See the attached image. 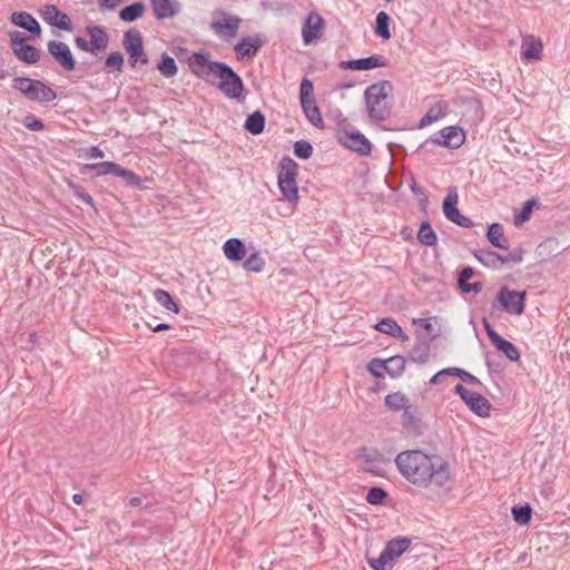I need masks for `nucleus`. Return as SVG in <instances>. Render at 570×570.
<instances>
[{"label":"nucleus","instance_id":"obj_60","mask_svg":"<svg viewBox=\"0 0 570 570\" xmlns=\"http://www.w3.org/2000/svg\"><path fill=\"white\" fill-rule=\"evenodd\" d=\"M9 37H10V41L12 45H24L23 41H24V37L21 32L19 31H11L9 33Z\"/></svg>","mask_w":570,"mask_h":570},{"label":"nucleus","instance_id":"obj_47","mask_svg":"<svg viewBox=\"0 0 570 570\" xmlns=\"http://www.w3.org/2000/svg\"><path fill=\"white\" fill-rule=\"evenodd\" d=\"M386 492L379 487H372L366 494V501L370 504L379 505L382 504L386 498Z\"/></svg>","mask_w":570,"mask_h":570},{"label":"nucleus","instance_id":"obj_27","mask_svg":"<svg viewBox=\"0 0 570 570\" xmlns=\"http://www.w3.org/2000/svg\"><path fill=\"white\" fill-rule=\"evenodd\" d=\"M302 109L304 111L307 120L317 128H323L324 121L321 115L320 108L315 100H308L301 102Z\"/></svg>","mask_w":570,"mask_h":570},{"label":"nucleus","instance_id":"obj_14","mask_svg":"<svg viewBox=\"0 0 570 570\" xmlns=\"http://www.w3.org/2000/svg\"><path fill=\"white\" fill-rule=\"evenodd\" d=\"M42 19L50 26L57 27L65 31L72 30V23L69 16L61 12L56 6L47 4L41 10Z\"/></svg>","mask_w":570,"mask_h":570},{"label":"nucleus","instance_id":"obj_8","mask_svg":"<svg viewBox=\"0 0 570 570\" xmlns=\"http://www.w3.org/2000/svg\"><path fill=\"white\" fill-rule=\"evenodd\" d=\"M240 24V19L236 16H230L225 11H218L216 18L212 21V30L225 41H230L237 35Z\"/></svg>","mask_w":570,"mask_h":570},{"label":"nucleus","instance_id":"obj_25","mask_svg":"<svg viewBox=\"0 0 570 570\" xmlns=\"http://www.w3.org/2000/svg\"><path fill=\"white\" fill-rule=\"evenodd\" d=\"M474 257L484 266L498 269L502 266V256L490 249H478Z\"/></svg>","mask_w":570,"mask_h":570},{"label":"nucleus","instance_id":"obj_41","mask_svg":"<svg viewBox=\"0 0 570 570\" xmlns=\"http://www.w3.org/2000/svg\"><path fill=\"white\" fill-rule=\"evenodd\" d=\"M410 360L419 363L424 364L430 358V346L428 343H420L415 345L411 352H410Z\"/></svg>","mask_w":570,"mask_h":570},{"label":"nucleus","instance_id":"obj_55","mask_svg":"<svg viewBox=\"0 0 570 570\" xmlns=\"http://www.w3.org/2000/svg\"><path fill=\"white\" fill-rule=\"evenodd\" d=\"M461 292L464 294L468 293H480L482 291V283L475 282V283H465L461 286H459Z\"/></svg>","mask_w":570,"mask_h":570},{"label":"nucleus","instance_id":"obj_46","mask_svg":"<svg viewBox=\"0 0 570 570\" xmlns=\"http://www.w3.org/2000/svg\"><path fill=\"white\" fill-rule=\"evenodd\" d=\"M313 154L312 145L306 140H297L294 144V155L301 159H308Z\"/></svg>","mask_w":570,"mask_h":570},{"label":"nucleus","instance_id":"obj_21","mask_svg":"<svg viewBox=\"0 0 570 570\" xmlns=\"http://www.w3.org/2000/svg\"><path fill=\"white\" fill-rule=\"evenodd\" d=\"M261 39L258 37H245L236 43L234 50L237 59L253 58L261 48Z\"/></svg>","mask_w":570,"mask_h":570},{"label":"nucleus","instance_id":"obj_11","mask_svg":"<svg viewBox=\"0 0 570 570\" xmlns=\"http://www.w3.org/2000/svg\"><path fill=\"white\" fill-rule=\"evenodd\" d=\"M324 30V19L315 11H311L302 26V38L305 46L316 43Z\"/></svg>","mask_w":570,"mask_h":570},{"label":"nucleus","instance_id":"obj_22","mask_svg":"<svg viewBox=\"0 0 570 570\" xmlns=\"http://www.w3.org/2000/svg\"><path fill=\"white\" fill-rule=\"evenodd\" d=\"M464 403L478 416L487 417L490 415V402L478 392H473L471 395H469Z\"/></svg>","mask_w":570,"mask_h":570},{"label":"nucleus","instance_id":"obj_58","mask_svg":"<svg viewBox=\"0 0 570 570\" xmlns=\"http://www.w3.org/2000/svg\"><path fill=\"white\" fill-rule=\"evenodd\" d=\"M122 0H99L100 7L107 10H115Z\"/></svg>","mask_w":570,"mask_h":570},{"label":"nucleus","instance_id":"obj_2","mask_svg":"<svg viewBox=\"0 0 570 570\" xmlns=\"http://www.w3.org/2000/svg\"><path fill=\"white\" fill-rule=\"evenodd\" d=\"M188 65L195 76L207 82L214 83L212 78H218L216 87L225 97L237 101L244 100V82L227 63L210 60L209 53L199 51L191 55Z\"/></svg>","mask_w":570,"mask_h":570},{"label":"nucleus","instance_id":"obj_54","mask_svg":"<svg viewBox=\"0 0 570 570\" xmlns=\"http://www.w3.org/2000/svg\"><path fill=\"white\" fill-rule=\"evenodd\" d=\"M448 375H454V367H448L444 370L439 371L436 374H434L431 380L430 384L436 385L442 382V379Z\"/></svg>","mask_w":570,"mask_h":570},{"label":"nucleus","instance_id":"obj_33","mask_svg":"<svg viewBox=\"0 0 570 570\" xmlns=\"http://www.w3.org/2000/svg\"><path fill=\"white\" fill-rule=\"evenodd\" d=\"M157 70L165 78H173L178 72V67L173 57L167 53H163L160 57V61L157 63Z\"/></svg>","mask_w":570,"mask_h":570},{"label":"nucleus","instance_id":"obj_49","mask_svg":"<svg viewBox=\"0 0 570 570\" xmlns=\"http://www.w3.org/2000/svg\"><path fill=\"white\" fill-rule=\"evenodd\" d=\"M367 370L373 376L383 377L384 376L383 372L385 371V361L380 360V358H373L367 364Z\"/></svg>","mask_w":570,"mask_h":570},{"label":"nucleus","instance_id":"obj_48","mask_svg":"<svg viewBox=\"0 0 570 570\" xmlns=\"http://www.w3.org/2000/svg\"><path fill=\"white\" fill-rule=\"evenodd\" d=\"M299 100L301 102L315 100L314 98V87L312 81L308 78H304L299 86Z\"/></svg>","mask_w":570,"mask_h":570},{"label":"nucleus","instance_id":"obj_1","mask_svg":"<svg viewBox=\"0 0 570 570\" xmlns=\"http://www.w3.org/2000/svg\"><path fill=\"white\" fill-rule=\"evenodd\" d=\"M394 462L399 473L417 488L444 490L450 483L449 463L439 455L406 450L400 452Z\"/></svg>","mask_w":570,"mask_h":570},{"label":"nucleus","instance_id":"obj_61","mask_svg":"<svg viewBox=\"0 0 570 570\" xmlns=\"http://www.w3.org/2000/svg\"><path fill=\"white\" fill-rule=\"evenodd\" d=\"M76 195L88 205H94L92 197L86 193L82 188H77Z\"/></svg>","mask_w":570,"mask_h":570},{"label":"nucleus","instance_id":"obj_7","mask_svg":"<svg viewBox=\"0 0 570 570\" xmlns=\"http://www.w3.org/2000/svg\"><path fill=\"white\" fill-rule=\"evenodd\" d=\"M497 301L508 314L519 316L524 312L525 292L512 291L502 286L497 294Z\"/></svg>","mask_w":570,"mask_h":570},{"label":"nucleus","instance_id":"obj_38","mask_svg":"<svg viewBox=\"0 0 570 570\" xmlns=\"http://www.w3.org/2000/svg\"><path fill=\"white\" fill-rule=\"evenodd\" d=\"M384 403L390 410L400 411L409 405V399L402 392H394L385 396Z\"/></svg>","mask_w":570,"mask_h":570},{"label":"nucleus","instance_id":"obj_43","mask_svg":"<svg viewBox=\"0 0 570 570\" xmlns=\"http://www.w3.org/2000/svg\"><path fill=\"white\" fill-rule=\"evenodd\" d=\"M125 59L121 52L114 51L109 53L105 60V68L108 71L121 72L124 69Z\"/></svg>","mask_w":570,"mask_h":570},{"label":"nucleus","instance_id":"obj_35","mask_svg":"<svg viewBox=\"0 0 570 570\" xmlns=\"http://www.w3.org/2000/svg\"><path fill=\"white\" fill-rule=\"evenodd\" d=\"M154 298L165 309L174 312L175 314L179 313L178 304L167 291L160 288L156 289L154 292Z\"/></svg>","mask_w":570,"mask_h":570},{"label":"nucleus","instance_id":"obj_19","mask_svg":"<svg viewBox=\"0 0 570 570\" xmlns=\"http://www.w3.org/2000/svg\"><path fill=\"white\" fill-rule=\"evenodd\" d=\"M522 58L527 61L540 60L542 58V42L534 36H525L522 38L521 43Z\"/></svg>","mask_w":570,"mask_h":570},{"label":"nucleus","instance_id":"obj_52","mask_svg":"<svg viewBox=\"0 0 570 570\" xmlns=\"http://www.w3.org/2000/svg\"><path fill=\"white\" fill-rule=\"evenodd\" d=\"M104 151L98 146H90L86 149H82L79 154V157H83L86 159L104 158Z\"/></svg>","mask_w":570,"mask_h":570},{"label":"nucleus","instance_id":"obj_44","mask_svg":"<svg viewBox=\"0 0 570 570\" xmlns=\"http://www.w3.org/2000/svg\"><path fill=\"white\" fill-rule=\"evenodd\" d=\"M531 514H532V509L529 504L512 508L513 519L517 523H519L521 525H525L530 522Z\"/></svg>","mask_w":570,"mask_h":570},{"label":"nucleus","instance_id":"obj_53","mask_svg":"<svg viewBox=\"0 0 570 570\" xmlns=\"http://www.w3.org/2000/svg\"><path fill=\"white\" fill-rule=\"evenodd\" d=\"M454 375L460 377L462 381L464 382H468L470 384H473V385H480L481 382L480 380L472 375L471 373L462 370V368H459V367H454Z\"/></svg>","mask_w":570,"mask_h":570},{"label":"nucleus","instance_id":"obj_37","mask_svg":"<svg viewBox=\"0 0 570 570\" xmlns=\"http://www.w3.org/2000/svg\"><path fill=\"white\" fill-rule=\"evenodd\" d=\"M390 20V16L384 11H380L376 14L374 31L379 37H381L384 40H389L391 38Z\"/></svg>","mask_w":570,"mask_h":570},{"label":"nucleus","instance_id":"obj_23","mask_svg":"<svg viewBox=\"0 0 570 570\" xmlns=\"http://www.w3.org/2000/svg\"><path fill=\"white\" fill-rule=\"evenodd\" d=\"M225 256L232 262H239L245 257V245L239 238H229L223 246Z\"/></svg>","mask_w":570,"mask_h":570},{"label":"nucleus","instance_id":"obj_51","mask_svg":"<svg viewBox=\"0 0 570 570\" xmlns=\"http://www.w3.org/2000/svg\"><path fill=\"white\" fill-rule=\"evenodd\" d=\"M22 124L27 129L31 131H40L45 127L43 122L32 115L26 116L22 120Z\"/></svg>","mask_w":570,"mask_h":570},{"label":"nucleus","instance_id":"obj_15","mask_svg":"<svg viewBox=\"0 0 570 570\" xmlns=\"http://www.w3.org/2000/svg\"><path fill=\"white\" fill-rule=\"evenodd\" d=\"M340 140L346 148L354 150L360 155L367 156L371 154L372 145L360 131H347L340 138Z\"/></svg>","mask_w":570,"mask_h":570},{"label":"nucleus","instance_id":"obj_26","mask_svg":"<svg viewBox=\"0 0 570 570\" xmlns=\"http://www.w3.org/2000/svg\"><path fill=\"white\" fill-rule=\"evenodd\" d=\"M375 330L392 337L406 340L407 336L402 327L393 318H383L375 325Z\"/></svg>","mask_w":570,"mask_h":570},{"label":"nucleus","instance_id":"obj_6","mask_svg":"<svg viewBox=\"0 0 570 570\" xmlns=\"http://www.w3.org/2000/svg\"><path fill=\"white\" fill-rule=\"evenodd\" d=\"M122 46L129 56L130 66L134 68L138 62L147 65L149 62L148 56L144 49L142 35L136 29H129L124 33Z\"/></svg>","mask_w":570,"mask_h":570},{"label":"nucleus","instance_id":"obj_50","mask_svg":"<svg viewBox=\"0 0 570 570\" xmlns=\"http://www.w3.org/2000/svg\"><path fill=\"white\" fill-rule=\"evenodd\" d=\"M117 177H121L128 184L134 185V186H138L141 183V179L138 175H136L134 171L125 169L120 166H119V169L117 173Z\"/></svg>","mask_w":570,"mask_h":570},{"label":"nucleus","instance_id":"obj_29","mask_svg":"<svg viewBox=\"0 0 570 570\" xmlns=\"http://www.w3.org/2000/svg\"><path fill=\"white\" fill-rule=\"evenodd\" d=\"M411 541L406 538L393 539L383 549L394 561L397 560L410 547Z\"/></svg>","mask_w":570,"mask_h":570},{"label":"nucleus","instance_id":"obj_64","mask_svg":"<svg viewBox=\"0 0 570 570\" xmlns=\"http://www.w3.org/2000/svg\"><path fill=\"white\" fill-rule=\"evenodd\" d=\"M150 327H151L153 332H161V331L169 330L170 325L167 324V323H159V324H157L155 326L150 325Z\"/></svg>","mask_w":570,"mask_h":570},{"label":"nucleus","instance_id":"obj_31","mask_svg":"<svg viewBox=\"0 0 570 570\" xmlns=\"http://www.w3.org/2000/svg\"><path fill=\"white\" fill-rule=\"evenodd\" d=\"M146 10V6L142 2H134L119 12V18L125 22H134L142 17Z\"/></svg>","mask_w":570,"mask_h":570},{"label":"nucleus","instance_id":"obj_24","mask_svg":"<svg viewBox=\"0 0 570 570\" xmlns=\"http://www.w3.org/2000/svg\"><path fill=\"white\" fill-rule=\"evenodd\" d=\"M14 56L22 62L33 65L40 60V51L31 45L13 47Z\"/></svg>","mask_w":570,"mask_h":570},{"label":"nucleus","instance_id":"obj_32","mask_svg":"<svg viewBox=\"0 0 570 570\" xmlns=\"http://www.w3.org/2000/svg\"><path fill=\"white\" fill-rule=\"evenodd\" d=\"M265 116L261 111H254L245 120V129L252 135H259L265 128Z\"/></svg>","mask_w":570,"mask_h":570},{"label":"nucleus","instance_id":"obj_39","mask_svg":"<svg viewBox=\"0 0 570 570\" xmlns=\"http://www.w3.org/2000/svg\"><path fill=\"white\" fill-rule=\"evenodd\" d=\"M417 239L422 245L433 246L438 242L435 232L428 222H423L417 233Z\"/></svg>","mask_w":570,"mask_h":570},{"label":"nucleus","instance_id":"obj_17","mask_svg":"<svg viewBox=\"0 0 570 570\" xmlns=\"http://www.w3.org/2000/svg\"><path fill=\"white\" fill-rule=\"evenodd\" d=\"M150 6L158 20L174 18L181 10V4L177 0H150Z\"/></svg>","mask_w":570,"mask_h":570},{"label":"nucleus","instance_id":"obj_9","mask_svg":"<svg viewBox=\"0 0 570 570\" xmlns=\"http://www.w3.org/2000/svg\"><path fill=\"white\" fill-rule=\"evenodd\" d=\"M47 50L52 59L65 71L70 72L76 69V59L67 43L58 40H50L47 43Z\"/></svg>","mask_w":570,"mask_h":570},{"label":"nucleus","instance_id":"obj_36","mask_svg":"<svg viewBox=\"0 0 570 570\" xmlns=\"http://www.w3.org/2000/svg\"><path fill=\"white\" fill-rule=\"evenodd\" d=\"M119 165L112 161H104L96 164H87L83 166V171L96 170L98 176L114 175L117 176Z\"/></svg>","mask_w":570,"mask_h":570},{"label":"nucleus","instance_id":"obj_56","mask_svg":"<svg viewBox=\"0 0 570 570\" xmlns=\"http://www.w3.org/2000/svg\"><path fill=\"white\" fill-rule=\"evenodd\" d=\"M473 274H474V271H473V268H472V267H469V266H468V267L462 268V269H461V272H460V274H459V277H458V284H459V286H461V285H463V284H465V283H468V281H469L470 278H472Z\"/></svg>","mask_w":570,"mask_h":570},{"label":"nucleus","instance_id":"obj_45","mask_svg":"<svg viewBox=\"0 0 570 570\" xmlns=\"http://www.w3.org/2000/svg\"><path fill=\"white\" fill-rule=\"evenodd\" d=\"M534 205H535L534 199H529L523 204L520 212L517 213L513 217V223L515 226H521L523 223L529 220Z\"/></svg>","mask_w":570,"mask_h":570},{"label":"nucleus","instance_id":"obj_40","mask_svg":"<svg viewBox=\"0 0 570 570\" xmlns=\"http://www.w3.org/2000/svg\"><path fill=\"white\" fill-rule=\"evenodd\" d=\"M394 560L384 550L376 558H367V563L373 570H390Z\"/></svg>","mask_w":570,"mask_h":570},{"label":"nucleus","instance_id":"obj_62","mask_svg":"<svg viewBox=\"0 0 570 570\" xmlns=\"http://www.w3.org/2000/svg\"><path fill=\"white\" fill-rule=\"evenodd\" d=\"M75 45L78 49H80L81 51H85V52H89V45H88V40H86L85 38L82 37H76L75 38Z\"/></svg>","mask_w":570,"mask_h":570},{"label":"nucleus","instance_id":"obj_3","mask_svg":"<svg viewBox=\"0 0 570 570\" xmlns=\"http://www.w3.org/2000/svg\"><path fill=\"white\" fill-rule=\"evenodd\" d=\"M393 85L389 80H382L368 86L364 91L365 106L368 116L377 121L386 120L391 115L390 97Z\"/></svg>","mask_w":570,"mask_h":570},{"label":"nucleus","instance_id":"obj_57","mask_svg":"<svg viewBox=\"0 0 570 570\" xmlns=\"http://www.w3.org/2000/svg\"><path fill=\"white\" fill-rule=\"evenodd\" d=\"M402 424L406 428L411 426L414 422V416L412 415L410 411V405H407L405 409H403V414L401 416Z\"/></svg>","mask_w":570,"mask_h":570},{"label":"nucleus","instance_id":"obj_42","mask_svg":"<svg viewBox=\"0 0 570 570\" xmlns=\"http://www.w3.org/2000/svg\"><path fill=\"white\" fill-rule=\"evenodd\" d=\"M243 267L247 272L259 273L265 267V259L257 252H255L244 261Z\"/></svg>","mask_w":570,"mask_h":570},{"label":"nucleus","instance_id":"obj_34","mask_svg":"<svg viewBox=\"0 0 570 570\" xmlns=\"http://www.w3.org/2000/svg\"><path fill=\"white\" fill-rule=\"evenodd\" d=\"M385 361V372L391 377H399L405 370L406 360L401 355L392 356Z\"/></svg>","mask_w":570,"mask_h":570},{"label":"nucleus","instance_id":"obj_16","mask_svg":"<svg viewBox=\"0 0 570 570\" xmlns=\"http://www.w3.org/2000/svg\"><path fill=\"white\" fill-rule=\"evenodd\" d=\"M86 33L89 36L88 45L89 52L92 55H98L104 51L109 43V37L106 30L101 26H87Z\"/></svg>","mask_w":570,"mask_h":570},{"label":"nucleus","instance_id":"obj_18","mask_svg":"<svg viewBox=\"0 0 570 570\" xmlns=\"http://www.w3.org/2000/svg\"><path fill=\"white\" fill-rule=\"evenodd\" d=\"M386 60L381 56H370L353 60H343L340 67L344 70H371L379 67H385Z\"/></svg>","mask_w":570,"mask_h":570},{"label":"nucleus","instance_id":"obj_63","mask_svg":"<svg viewBox=\"0 0 570 570\" xmlns=\"http://www.w3.org/2000/svg\"><path fill=\"white\" fill-rule=\"evenodd\" d=\"M454 391L460 395V397L463 401H465L469 397V395L473 393L472 391L466 390L462 384H456Z\"/></svg>","mask_w":570,"mask_h":570},{"label":"nucleus","instance_id":"obj_5","mask_svg":"<svg viewBox=\"0 0 570 570\" xmlns=\"http://www.w3.org/2000/svg\"><path fill=\"white\" fill-rule=\"evenodd\" d=\"M296 175V164L289 158L282 159L277 175L278 187L283 197L293 205L298 202Z\"/></svg>","mask_w":570,"mask_h":570},{"label":"nucleus","instance_id":"obj_30","mask_svg":"<svg viewBox=\"0 0 570 570\" xmlns=\"http://www.w3.org/2000/svg\"><path fill=\"white\" fill-rule=\"evenodd\" d=\"M446 114V105L442 101L436 102L429 111L421 118L419 127L423 128L434 121L443 118Z\"/></svg>","mask_w":570,"mask_h":570},{"label":"nucleus","instance_id":"obj_12","mask_svg":"<svg viewBox=\"0 0 570 570\" xmlns=\"http://www.w3.org/2000/svg\"><path fill=\"white\" fill-rule=\"evenodd\" d=\"M484 330L490 342L495 346V348L502 352L508 360L512 362H517L520 360V352L515 347L514 344L509 342L508 340L501 337L491 326L487 318L482 320Z\"/></svg>","mask_w":570,"mask_h":570},{"label":"nucleus","instance_id":"obj_59","mask_svg":"<svg viewBox=\"0 0 570 570\" xmlns=\"http://www.w3.org/2000/svg\"><path fill=\"white\" fill-rule=\"evenodd\" d=\"M522 261L521 254L512 252L507 256H502V265L513 262V263H520Z\"/></svg>","mask_w":570,"mask_h":570},{"label":"nucleus","instance_id":"obj_10","mask_svg":"<svg viewBox=\"0 0 570 570\" xmlns=\"http://www.w3.org/2000/svg\"><path fill=\"white\" fill-rule=\"evenodd\" d=\"M459 196L454 188H449L448 195L445 199L443 200L442 210L444 216L452 223L456 224L458 226L471 228L473 227V222L462 215L460 210L458 209Z\"/></svg>","mask_w":570,"mask_h":570},{"label":"nucleus","instance_id":"obj_28","mask_svg":"<svg viewBox=\"0 0 570 570\" xmlns=\"http://www.w3.org/2000/svg\"><path fill=\"white\" fill-rule=\"evenodd\" d=\"M487 237L489 242L497 248L508 249L509 243L503 235V227L499 223L489 226Z\"/></svg>","mask_w":570,"mask_h":570},{"label":"nucleus","instance_id":"obj_20","mask_svg":"<svg viewBox=\"0 0 570 570\" xmlns=\"http://www.w3.org/2000/svg\"><path fill=\"white\" fill-rule=\"evenodd\" d=\"M11 22L31 33L32 37H39L41 28L38 21L28 12H13L10 18Z\"/></svg>","mask_w":570,"mask_h":570},{"label":"nucleus","instance_id":"obj_4","mask_svg":"<svg viewBox=\"0 0 570 570\" xmlns=\"http://www.w3.org/2000/svg\"><path fill=\"white\" fill-rule=\"evenodd\" d=\"M12 88L36 102H51L57 98L56 92L48 85L28 77L13 78Z\"/></svg>","mask_w":570,"mask_h":570},{"label":"nucleus","instance_id":"obj_13","mask_svg":"<svg viewBox=\"0 0 570 570\" xmlns=\"http://www.w3.org/2000/svg\"><path fill=\"white\" fill-rule=\"evenodd\" d=\"M465 140V132L458 126H449L440 130L439 137H431L425 144L444 146L449 148H459Z\"/></svg>","mask_w":570,"mask_h":570}]
</instances>
